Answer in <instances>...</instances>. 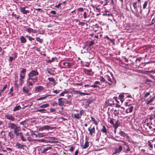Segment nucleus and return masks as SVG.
I'll use <instances>...</instances> for the list:
<instances>
[{"label":"nucleus","instance_id":"1","mask_svg":"<svg viewBox=\"0 0 155 155\" xmlns=\"http://www.w3.org/2000/svg\"><path fill=\"white\" fill-rule=\"evenodd\" d=\"M38 74L39 72L37 69L32 70L28 74L26 84L29 88H31L33 84L37 82Z\"/></svg>","mask_w":155,"mask_h":155},{"label":"nucleus","instance_id":"2","mask_svg":"<svg viewBox=\"0 0 155 155\" xmlns=\"http://www.w3.org/2000/svg\"><path fill=\"white\" fill-rule=\"evenodd\" d=\"M8 127L11 129L14 130H15L18 128L20 127H18L15 124L9 122L8 124Z\"/></svg>","mask_w":155,"mask_h":155},{"label":"nucleus","instance_id":"3","mask_svg":"<svg viewBox=\"0 0 155 155\" xmlns=\"http://www.w3.org/2000/svg\"><path fill=\"white\" fill-rule=\"evenodd\" d=\"M26 69L23 68L20 71V78L24 79L25 76Z\"/></svg>","mask_w":155,"mask_h":155},{"label":"nucleus","instance_id":"4","mask_svg":"<svg viewBox=\"0 0 155 155\" xmlns=\"http://www.w3.org/2000/svg\"><path fill=\"white\" fill-rule=\"evenodd\" d=\"M15 147H16L17 149H22L23 150H24V147H27L26 145L23 144H21L18 142H16V143H15Z\"/></svg>","mask_w":155,"mask_h":155},{"label":"nucleus","instance_id":"5","mask_svg":"<svg viewBox=\"0 0 155 155\" xmlns=\"http://www.w3.org/2000/svg\"><path fill=\"white\" fill-rule=\"evenodd\" d=\"M83 72L85 74L88 75H92L94 74V72L92 71L91 69L89 70L86 69V68H84Z\"/></svg>","mask_w":155,"mask_h":155},{"label":"nucleus","instance_id":"6","mask_svg":"<svg viewBox=\"0 0 155 155\" xmlns=\"http://www.w3.org/2000/svg\"><path fill=\"white\" fill-rule=\"evenodd\" d=\"M5 117L10 121H13L15 120V117L12 114H7L5 115Z\"/></svg>","mask_w":155,"mask_h":155},{"label":"nucleus","instance_id":"7","mask_svg":"<svg viewBox=\"0 0 155 155\" xmlns=\"http://www.w3.org/2000/svg\"><path fill=\"white\" fill-rule=\"evenodd\" d=\"M88 130L90 134L91 135H93V134L95 133V130L94 126L92 128L91 126L88 128Z\"/></svg>","mask_w":155,"mask_h":155},{"label":"nucleus","instance_id":"8","mask_svg":"<svg viewBox=\"0 0 155 155\" xmlns=\"http://www.w3.org/2000/svg\"><path fill=\"white\" fill-rule=\"evenodd\" d=\"M27 7H20L19 9L21 12L22 13L24 14H27L29 12V11L28 10H26L25 9L27 8Z\"/></svg>","mask_w":155,"mask_h":155},{"label":"nucleus","instance_id":"9","mask_svg":"<svg viewBox=\"0 0 155 155\" xmlns=\"http://www.w3.org/2000/svg\"><path fill=\"white\" fill-rule=\"evenodd\" d=\"M21 130L20 127L18 128L15 130H14V133L16 136H20L21 135L22 133L19 132Z\"/></svg>","mask_w":155,"mask_h":155},{"label":"nucleus","instance_id":"10","mask_svg":"<svg viewBox=\"0 0 155 155\" xmlns=\"http://www.w3.org/2000/svg\"><path fill=\"white\" fill-rule=\"evenodd\" d=\"M105 80H107L109 82H107V83H107L109 85H111L113 83V82L112 81L111 79L108 75H106L105 76Z\"/></svg>","mask_w":155,"mask_h":155},{"label":"nucleus","instance_id":"11","mask_svg":"<svg viewBox=\"0 0 155 155\" xmlns=\"http://www.w3.org/2000/svg\"><path fill=\"white\" fill-rule=\"evenodd\" d=\"M46 71L50 74L53 75H54V72L55 71L54 70H52L51 69L47 68L46 69Z\"/></svg>","mask_w":155,"mask_h":155},{"label":"nucleus","instance_id":"12","mask_svg":"<svg viewBox=\"0 0 155 155\" xmlns=\"http://www.w3.org/2000/svg\"><path fill=\"white\" fill-rule=\"evenodd\" d=\"M63 99L62 98H59L58 99V105L62 107L63 105H64V101H63Z\"/></svg>","mask_w":155,"mask_h":155},{"label":"nucleus","instance_id":"13","mask_svg":"<svg viewBox=\"0 0 155 155\" xmlns=\"http://www.w3.org/2000/svg\"><path fill=\"white\" fill-rule=\"evenodd\" d=\"M122 147L121 146H120L118 148H115V152L114 153V154H116L117 153H119L122 150Z\"/></svg>","mask_w":155,"mask_h":155},{"label":"nucleus","instance_id":"14","mask_svg":"<svg viewBox=\"0 0 155 155\" xmlns=\"http://www.w3.org/2000/svg\"><path fill=\"white\" fill-rule=\"evenodd\" d=\"M35 91L36 92H38L41 91L43 90L44 87L41 86L36 87H35Z\"/></svg>","mask_w":155,"mask_h":155},{"label":"nucleus","instance_id":"15","mask_svg":"<svg viewBox=\"0 0 155 155\" xmlns=\"http://www.w3.org/2000/svg\"><path fill=\"white\" fill-rule=\"evenodd\" d=\"M41 129L42 130H47L49 129H52L53 128L52 127H51L50 126L48 125H45L43 127H41Z\"/></svg>","mask_w":155,"mask_h":155},{"label":"nucleus","instance_id":"16","mask_svg":"<svg viewBox=\"0 0 155 155\" xmlns=\"http://www.w3.org/2000/svg\"><path fill=\"white\" fill-rule=\"evenodd\" d=\"M101 132L105 134V135H106L107 134V130L105 127V126L104 125H103L102 126V128L101 130Z\"/></svg>","mask_w":155,"mask_h":155},{"label":"nucleus","instance_id":"17","mask_svg":"<svg viewBox=\"0 0 155 155\" xmlns=\"http://www.w3.org/2000/svg\"><path fill=\"white\" fill-rule=\"evenodd\" d=\"M27 87L28 88L26 87H23L22 91L24 93H28L29 91V89L30 88H29L28 87Z\"/></svg>","mask_w":155,"mask_h":155},{"label":"nucleus","instance_id":"18","mask_svg":"<svg viewBox=\"0 0 155 155\" xmlns=\"http://www.w3.org/2000/svg\"><path fill=\"white\" fill-rule=\"evenodd\" d=\"M14 134L11 131L8 132V136L10 137V139H12L14 138L15 137Z\"/></svg>","mask_w":155,"mask_h":155},{"label":"nucleus","instance_id":"19","mask_svg":"<svg viewBox=\"0 0 155 155\" xmlns=\"http://www.w3.org/2000/svg\"><path fill=\"white\" fill-rule=\"evenodd\" d=\"M63 64L66 67H71L72 64L71 63L65 62L63 63Z\"/></svg>","mask_w":155,"mask_h":155},{"label":"nucleus","instance_id":"20","mask_svg":"<svg viewBox=\"0 0 155 155\" xmlns=\"http://www.w3.org/2000/svg\"><path fill=\"white\" fill-rule=\"evenodd\" d=\"M115 129H117L118 127L120 126V123L118 120H117L115 123H114V125H113Z\"/></svg>","mask_w":155,"mask_h":155},{"label":"nucleus","instance_id":"21","mask_svg":"<svg viewBox=\"0 0 155 155\" xmlns=\"http://www.w3.org/2000/svg\"><path fill=\"white\" fill-rule=\"evenodd\" d=\"M81 114H79V113L75 114H74V118H76L77 119H79L81 117Z\"/></svg>","mask_w":155,"mask_h":155},{"label":"nucleus","instance_id":"22","mask_svg":"<svg viewBox=\"0 0 155 155\" xmlns=\"http://www.w3.org/2000/svg\"><path fill=\"white\" fill-rule=\"evenodd\" d=\"M20 39L21 43H25L26 41V40L24 37L23 36H21L20 37Z\"/></svg>","mask_w":155,"mask_h":155},{"label":"nucleus","instance_id":"23","mask_svg":"<svg viewBox=\"0 0 155 155\" xmlns=\"http://www.w3.org/2000/svg\"><path fill=\"white\" fill-rule=\"evenodd\" d=\"M21 109V107L19 106H16L15 107H14V109H13V111L14 112L17 111V110H19Z\"/></svg>","mask_w":155,"mask_h":155},{"label":"nucleus","instance_id":"24","mask_svg":"<svg viewBox=\"0 0 155 155\" xmlns=\"http://www.w3.org/2000/svg\"><path fill=\"white\" fill-rule=\"evenodd\" d=\"M154 99V97H153L152 98H150L149 100L147 101L146 102L147 105H148L150 103L152 102Z\"/></svg>","mask_w":155,"mask_h":155},{"label":"nucleus","instance_id":"25","mask_svg":"<svg viewBox=\"0 0 155 155\" xmlns=\"http://www.w3.org/2000/svg\"><path fill=\"white\" fill-rule=\"evenodd\" d=\"M49 106V104H45L40 105L39 107L41 108H45Z\"/></svg>","mask_w":155,"mask_h":155},{"label":"nucleus","instance_id":"26","mask_svg":"<svg viewBox=\"0 0 155 155\" xmlns=\"http://www.w3.org/2000/svg\"><path fill=\"white\" fill-rule=\"evenodd\" d=\"M119 97L122 103L124 101L123 98L124 97V94H120L119 95Z\"/></svg>","mask_w":155,"mask_h":155},{"label":"nucleus","instance_id":"27","mask_svg":"<svg viewBox=\"0 0 155 155\" xmlns=\"http://www.w3.org/2000/svg\"><path fill=\"white\" fill-rule=\"evenodd\" d=\"M89 146V142L87 141H86L85 143L84 144V149H86Z\"/></svg>","mask_w":155,"mask_h":155},{"label":"nucleus","instance_id":"28","mask_svg":"<svg viewBox=\"0 0 155 155\" xmlns=\"http://www.w3.org/2000/svg\"><path fill=\"white\" fill-rule=\"evenodd\" d=\"M100 80L101 81L104 82L105 83H107V80H105V78H104L102 76H101Z\"/></svg>","mask_w":155,"mask_h":155},{"label":"nucleus","instance_id":"29","mask_svg":"<svg viewBox=\"0 0 155 155\" xmlns=\"http://www.w3.org/2000/svg\"><path fill=\"white\" fill-rule=\"evenodd\" d=\"M119 133L121 136L125 137L126 136V134L122 131H120Z\"/></svg>","mask_w":155,"mask_h":155},{"label":"nucleus","instance_id":"30","mask_svg":"<svg viewBox=\"0 0 155 155\" xmlns=\"http://www.w3.org/2000/svg\"><path fill=\"white\" fill-rule=\"evenodd\" d=\"M50 95H48L46 96H44L43 97H41L39 98H38L37 99V101H39V100H43V99H46L47 97H48L49 96H50Z\"/></svg>","mask_w":155,"mask_h":155},{"label":"nucleus","instance_id":"31","mask_svg":"<svg viewBox=\"0 0 155 155\" xmlns=\"http://www.w3.org/2000/svg\"><path fill=\"white\" fill-rule=\"evenodd\" d=\"M124 145H126L127 147V149L125 150V152L126 153H127L128 151H129L130 150V149L129 146L128 145H126V143L125 142H124Z\"/></svg>","mask_w":155,"mask_h":155},{"label":"nucleus","instance_id":"32","mask_svg":"<svg viewBox=\"0 0 155 155\" xmlns=\"http://www.w3.org/2000/svg\"><path fill=\"white\" fill-rule=\"evenodd\" d=\"M21 140L23 141H25L26 140L25 138L24 137L23 134L22 133L21 135L19 136Z\"/></svg>","mask_w":155,"mask_h":155},{"label":"nucleus","instance_id":"33","mask_svg":"<svg viewBox=\"0 0 155 155\" xmlns=\"http://www.w3.org/2000/svg\"><path fill=\"white\" fill-rule=\"evenodd\" d=\"M77 94H79L81 95H85L88 94L87 93H83L81 92L77 91L76 92Z\"/></svg>","mask_w":155,"mask_h":155},{"label":"nucleus","instance_id":"34","mask_svg":"<svg viewBox=\"0 0 155 155\" xmlns=\"http://www.w3.org/2000/svg\"><path fill=\"white\" fill-rule=\"evenodd\" d=\"M24 79H22L21 78H20L19 81V84H20L21 85H22V84L24 82V81L23 80Z\"/></svg>","mask_w":155,"mask_h":155},{"label":"nucleus","instance_id":"35","mask_svg":"<svg viewBox=\"0 0 155 155\" xmlns=\"http://www.w3.org/2000/svg\"><path fill=\"white\" fill-rule=\"evenodd\" d=\"M48 79L50 81L53 82V83H54V85L55 84V79L52 78H48Z\"/></svg>","mask_w":155,"mask_h":155},{"label":"nucleus","instance_id":"36","mask_svg":"<svg viewBox=\"0 0 155 155\" xmlns=\"http://www.w3.org/2000/svg\"><path fill=\"white\" fill-rule=\"evenodd\" d=\"M91 120L94 122V123L96 125H97L98 124L97 122L95 120V118L93 117H91Z\"/></svg>","mask_w":155,"mask_h":155},{"label":"nucleus","instance_id":"37","mask_svg":"<svg viewBox=\"0 0 155 155\" xmlns=\"http://www.w3.org/2000/svg\"><path fill=\"white\" fill-rule=\"evenodd\" d=\"M36 40L40 42V43H42L43 42V40L40 38L39 37H37L36 38Z\"/></svg>","mask_w":155,"mask_h":155},{"label":"nucleus","instance_id":"38","mask_svg":"<svg viewBox=\"0 0 155 155\" xmlns=\"http://www.w3.org/2000/svg\"><path fill=\"white\" fill-rule=\"evenodd\" d=\"M33 29L31 28H26L25 30L26 31H27L29 33L33 31Z\"/></svg>","mask_w":155,"mask_h":155},{"label":"nucleus","instance_id":"39","mask_svg":"<svg viewBox=\"0 0 155 155\" xmlns=\"http://www.w3.org/2000/svg\"><path fill=\"white\" fill-rule=\"evenodd\" d=\"M147 3H148L147 1H145L144 2V3L143 5V9H144L146 8L147 6Z\"/></svg>","mask_w":155,"mask_h":155},{"label":"nucleus","instance_id":"40","mask_svg":"<svg viewBox=\"0 0 155 155\" xmlns=\"http://www.w3.org/2000/svg\"><path fill=\"white\" fill-rule=\"evenodd\" d=\"M133 108L134 107L133 106H130L127 109L129 113L132 112Z\"/></svg>","mask_w":155,"mask_h":155},{"label":"nucleus","instance_id":"41","mask_svg":"<svg viewBox=\"0 0 155 155\" xmlns=\"http://www.w3.org/2000/svg\"><path fill=\"white\" fill-rule=\"evenodd\" d=\"M26 37H27L28 38V40L30 41L34 40L35 39L34 38H32V37L26 35Z\"/></svg>","mask_w":155,"mask_h":155},{"label":"nucleus","instance_id":"42","mask_svg":"<svg viewBox=\"0 0 155 155\" xmlns=\"http://www.w3.org/2000/svg\"><path fill=\"white\" fill-rule=\"evenodd\" d=\"M46 111V110H45V109H39L38 110H37L36 111V112H41L43 113L44 111Z\"/></svg>","mask_w":155,"mask_h":155},{"label":"nucleus","instance_id":"43","mask_svg":"<svg viewBox=\"0 0 155 155\" xmlns=\"http://www.w3.org/2000/svg\"><path fill=\"white\" fill-rule=\"evenodd\" d=\"M94 44V41H91L89 43L88 45L89 47H90L93 45Z\"/></svg>","mask_w":155,"mask_h":155},{"label":"nucleus","instance_id":"44","mask_svg":"<svg viewBox=\"0 0 155 155\" xmlns=\"http://www.w3.org/2000/svg\"><path fill=\"white\" fill-rule=\"evenodd\" d=\"M67 91H65L64 92H62L60 94V96H64V94H67Z\"/></svg>","mask_w":155,"mask_h":155},{"label":"nucleus","instance_id":"45","mask_svg":"<svg viewBox=\"0 0 155 155\" xmlns=\"http://www.w3.org/2000/svg\"><path fill=\"white\" fill-rule=\"evenodd\" d=\"M150 94V92H147L145 94L144 97L145 98L147 97Z\"/></svg>","mask_w":155,"mask_h":155},{"label":"nucleus","instance_id":"46","mask_svg":"<svg viewBox=\"0 0 155 155\" xmlns=\"http://www.w3.org/2000/svg\"><path fill=\"white\" fill-rule=\"evenodd\" d=\"M12 15L13 16H14V17H15V18L17 19H18L19 18V16H17L15 14H13V13H12Z\"/></svg>","mask_w":155,"mask_h":155},{"label":"nucleus","instance_id":"47","mask_svg":"<svg viewBox=\"0 0 155 155\" xmlns=\"http://www.w3.org/2000/svg\"><path fill=\"white\" fill-rule=\"evenodd\" d=\"M87 14L86 12H84L83 14V16L84 18H87Z\"/></svg>","mask_w":155,"mask_h":155},{"label":"nucleus","instance_id":"48","mask_svg":"<svg viewBox=\"0 0 155 155\" xmlns=\"http://www.w3.org/2000/svg\"><path fill=\"white\" fill-rule=\"evenodd\" d=\"M64 103L67 104H70L71 103V101H64Z\"/></svg>","mask_w":155,"mask_h":155},{"label":"nucleus","instance_id":"49","mask_svg":"<svg viewBox=\"0 0 155 155\" xmlns=\"http://www.w3.org/2000/svg\"><path fill=\"white\" fill-rule=\"evenodd\" d=\"M148 145L151 149H152L153 148V145L151 144V143L149 141H148Z\"/></svg>","mask_w":155,"mask_h":155},{"label":"nucleus","instance_id":"50","mask_svg":"<svg viewBox=\"0 0 155 155\" xmlns=\"http://www.w3.org/2000/svg\"><path fill=\"white\" fill-rule=\"evenodd\" d=\"M15 85H16L17 84V82L18 81V77H16L15 78Z\"/></svg>","mask_w":155,"mask_h":155},{"label":"nucleus","instance_id":"51","mask_svg":"<svg viewBox=\"0 0 155 155\" xmlns=\"http://www.w3.org/2000/svg\"><path fill=\"white\" fill-rule=\"evenodd\" d=\"M51 148H52L51 147H47L45 148H44V149L46 151L47 150H49L50 149H51Z\"/></svg>","mask_w":155,"mask_h":155},{"label":"nucleus","instance_id":"52","mask_svg":"<svg viewBox=\"0 0 155 155\" xmlns=\"http://www.w3.org/2000/svg\"><path fill=\"white\" fill-rule=\"evenodd\" d=\"M51 105L53 106H56L58 105V104L56 102H54L51 103Z\"/></svg>","mask_w":155,"mask_h":155},{"label":"nucleus","instance_id":"53","mask_svg":"<svg viewBox=\"0 0 155 155\" xmlns=\"http://www.w3.org/2000/svg\"><path fill=\"white\" fill-rule=\"evenodd\" d=\"M137 2L134 3V4L133 5V6L134 9H135L137 8Z\"/></svg>","mask_w":155,"mask_h":155},{"label":"nucleus","instance_id":"54","mask_svg":"<svg viewBox=\"0 0 155 155\" xmlns=\"http://www.w3.org/2000/svg\"><path fill=\"white\" fill-rule=\"evenodd\" d=\"M83 10L84 9L82 8H80L78 9L77 11L78 12H83Z\"/></svg>","mask_w":155,"mask_h":155},{"label":"nucleus","instance_id":"55","mask_svg":"<svg viewBox=\"0 0 155 155\" xmlns=\"http://www.w3.org/2000/svg\"><path fill=\"white\" fill-rule=\"evenodd\" d=\"M114 119H111L109 121V122L111 124H113V125H114V123L113 122Z\"/></svg>","mask_w":155,"mask_h":155},{"label":"nucleus","instance_id":"56","mask_svg":"<svg viewBox=\"0 0 155 155\" xmlns=\"http://www.w3.org/2000/svg\"><path fill=\"white\" fill-rule=\"evenodd\" d=\"M7 87V85H5L3 87L2 89L0 91V92H3L6 89V87Z\"/></svg>","mask_w":155,"mask_h":155},{"label":"nucleus","instance_id":"57","mask_svg":"<svg viewBox=\"0 0 155 155\" xmlns=\"http://www.w3.org/2000/svg\"><path fill=\"white\" fill-rule=\"evenodd\" d=\"M14 58L13 57H9V61L12 63V60L14 59Z\"/></svg>","mask_w":155,"mask_h":155},{"label":"nucleus","instance_id":"58","mask_svg":"<svg viewBox=\"0 0 155 155\" xmlns=\"http://www.w3.org/2000/svg\"><path fill=\"white\" fill-rule=\"evenodd\" d=\"M27 140L29 141H32L33 139L31 137H27Z\"/></svg>","mask_w":155,"mask_h":155},{"label":"nucleus","instance_id":"59","mask_svg":"<svg viewBox=\"0 0 155 155\" xmlns=\"http://www.w3.org/2000/svg\"><path fill=\"white\" fill-rule=\"evenodd\" d=\"M90 87H93V88H96L98 87V86L95 84H94L90 86Z\"/></svg>","mask_w":155,"mask_h":155},{"label":"nucleus","instance_id":"60","mask_svg":"<svg viewBox=\"0 0 155 155\" xmlns=\"http://www.w3.org/2000/svg\"><path fill=\"white\" fill-rule=\"evenodd\" d=\"M33 103H31V104L29 105V104H28L25 107H30L31 106H32V105H33Z\"/></svg>","mask_w":155,"mask_h":155},{"label":"nucleus","instance_id":"61","mask_svg":"<svg viewBox=\"0 0 155 155\" xmlns=\"http://www.w3.org/2000/svg\"><path fill=\"white\" fill-rule=\"evenodd\" d=\"M84 113V111L83 110H81L80 111V113H79V114H81V116H82V114H83V113Z\"/></svg>","mask_w":155,"mask_h":155},{"label":"nucleus","instance_id":"62","mask_svg":"<svg viewBox=\"0 0 155 155\" xmlns=\"http://www.w3.org/2000/svg\"><path fill=\"white\" fill-rule=\"evenodd\" d=\"M52 14L54 15H55L56 13V12L54 11H51L50 12Z\"/></svg>","mask_w":155,"mask_h":155},{"label":"nucleus","instance_id":"63","mask_svg":"<svg viewBox=\"0 0 155 155\" xmlns=\"http://www.w3.org/2000/svg\"><path fill=\"white\" fill-rule=\"evenodd\" d=\"M84 24H85V23L84 22H80L78 23V25H84Z\"/></svg>","mask_w":155,"mask_h":155},{"label":"nucleus","instance_id":"64","mask_svg":"<svg viewBox=\"0 0 155 155\" xmlns=\"http://www.w3.org/2000/svg\"><path fill=\"white\" fill-rule=\"evenodd\" d=\"M70 151L71 152L74 151V148L73 147H71L70 148Z\"/></svg>","mask_w":155,"mask_h":155}]
</instances>
